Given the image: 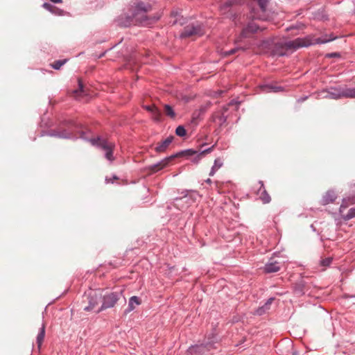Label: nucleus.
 <instances>
[{"label":"nucleus","mask_w":355,"mask_h":355,"mask_svg":"<svg viewBox=\"0 0 355 355\" xmlns=\"http://www.w3.org/2000/svg\"><path fill=\"white\" fill-rule=\"evenodd\" d=\"M82 125L72 119H64L60 123V127L57 130H51L42 134L41 136L47 135L49 137H58L60 139H77L78 137L74 135L75 132L80 134L79 137L83 140H88L93 146L105 150V157L112 162L114 159L113 156V149L114 145L108 143V141L101 137L88 139L85 137V132L81 130Z\"/></svg>","instance_id":"f257e3e1"},{"label":"nucleus","mask_w":355,"mask_h":355,"mask_svg":"<svg viewBox=\"0 0 355 355\" xmlns=\"http://www.w3.org/2000/svg\"><path fill=\"white\" fill-rule=\"evenodd\" d=\"M207 340L205 343L190 347L188 349L189 354L190 355H207L208 352L215 348L214 345L217 342V338L214 334H212L211 337L209 336Z\"/></svg>","instance_id":"f03ea898"},{"label":"nucleus","mask_w":355,"mask_h":355,"mask_svg":"<svg viewBox=\"0 0 355 355\" xmlns=\"http://www.w3.org/2000/svg\"><path fill=\"white\" fill-rule=\"evenodd\" d=\"M184 195L175 199V206L180 210L187 209L194 203L199 196L196 191H185L182 192Z\"/></svg>","instance_id":"7ed1b4c3"},{"label":"nucleus","mask_w":355,"mask_h":355,"mask_svg":"<svg viewBox=\"0 0 355 355\" xmlns=\"http://www.w3.org/2000/svg\"><path fill=\"white\" fill-rule=\"evenodd\" d=\"M123 296V291H115L105 294L102 297V304L96 311V313H100L105 309H110L114 306L116 302L119 300L121 297Z\"/></svg>","instance_id":"20e7f679"},{"label":"nucleus","mask_w":355,"mask_h":355,"mask_svg":"<svg viewBox=\"0 0 355 355\" xmlns=\"http://www.w3.org/2000/svg\"><path fill=\"white\" fill-rule=\"evenodd\" d=\"M347 87H329L323 89L318 93V98L340 99L341 98H347Z\"/></svg>","instance_id":"39448f33"},{"label":"nucleus","mask_w":355,"mask_h":355,"mask_svg":"<svg viewBox=\"0 0 355 355\" xmlns=\"http://www.w3.org/2000/svg\"><path fill=\"white\" fill-rule=\"evenodd\" d=\"M203 34L202 25L199 23L191 24L186 26L180 33L181 38H187L193 35L200 36Z\"/></svg>","instance_id":"423d86ee"},{"label":"nucleus","mask_w":355,"mask_h":355,"mask_svg":"<svg viewBox=\"0 0 355 355\" xmlns=\"http://www.w3.org/2000/svg\"><path fill=\"white\" fill-rule=\"evenodd\" d=\"M311 44L309 40L306 38L297 37L295 40L284 42V46L286 50H297L302 47H307Z\"/></svg>","instance_id":"0eeeda50"},{"label":"nucleus","mask_w":355,"mask_h":355,"mask_svg":"<svg viewBox=\"0 0 355 355\" xmlns=\"http://www.w3.org/2000/svg\"><path fill=\"white\" fill-rule=\"evenodd\" d=\"M228 111V105H223L220 110L215 112L211 118L212 122L217 123L219 127L223 125L227 120L225 113Z\"/></svg>","instance_id":"6e6552de"},{"label":"nucleus","mask_w":355,"mask_h":355,"mask_svg":"<svg viewBox=\"0 0 355 355\" xmlns=\"http://www.w3.org/2000/svg\"><path fill=\"white\" fill-rule=\"evenodd\" d=\"M138 20L137 17L131 12L130 15L126 13L121 14L117 17L116 21L117 24L121 27H129L136 24Z\"/></svg>","instance_id":"1a4fd4ad"},{"label":"nucleus","mask_w":355,"mask_h":355,"mask_svg":"<svg viewBox=\"0 0 355 355\" xmlns=\"http://www.w3.org/2000/svg\"><path fill=\"white\" fill-rule=\"evenodd\" d=\"M264 27L259 26L254 21H250L248 24L243 27L241 35L242 37H250L252 34L256 33L259 31H263Z\"/></svg>","instance_id":"9d476101"},{"label":"nucleus","mask_w":355,"mask_h":355,"mask_svg":"<svg viewBox=\"0 0 355 355\" xmlns=\"http://www.w3.org/2000/svg\"><path fill=\"white\" fill-rule=\"evenodd\" d=\"M259 6L261 14L256 15L254 12L251 13L250 17L260 20H266L267 16L266 15L268 0H253Z\"/></svg>","instance_id":"9b49d317"},{"label":"nucleus","mask_w":355,"mask_h":355,"mask_svg":"<svg viewBox=\"0 0 355 355\" xmlns=\"http://www.w3.org/2000/svg\"><path fill=\"white\" fill-rule=\"evenodd\" d=\"M149 6L145 4L144 2L137 3L134 9L132 10L133 15L137 17L138 19H141L144 20L146 19V13L148 11Z\"/></svg>","instance_id":"f8f14e48"},{"label":"nucleus","mask_w":355,"mask_h":355,"mask_svg":"<svg viewBox=\"0 0 355 355\" xmlns=\"http://www.w3.org/2000/svg\"><path fill=\"white\" fill-rule=\"evenodd\" d=\"M175 157H176L175 154L171 155V156L168 157H166L165 158L157 162L156 164L151 165L150 166V169L153 172H157L162 168L167 166L169 162Z\"/></svg>","instance_id":"ddd939ff"},{"label":"nucleus","mask_w":355,"mask_h":355,"mask_svg":"<svg viewBox=\"0 0 355 355\" xmlns=\"http://www.w3.org/2000/svg\"><path fill=\"white\" fill-rule=\"evenodd\" d=\"M174 136L171 135L160 143H158L155 150L157 153H163L166 150L169 145L173 142Z\"/></svg>","instance_id":"4468645a"},{"label":"nucleus","mask_w":355,"mask_h":355,"mask_svg":"<svg viewBox=\"0 0 355 355\" xmlns=\"http://www.w3.org/2000/svg\"><path fill=\"white\" fill-rule=\"evenodd\" d=\"M337 198V196L334 191L329 190L325 194L322 196L320 204L322 205H327L330 203H333Z\"/></svg>","instance_id":"2eb2a0df"},{"label":"nucleus","mask_w":355,"mask_h":355,"mask_svg":"<svg viewBox=\"0 0 355 355\" xmlns=\"http://www.w3.org/2000/svg\"><path fill=\"white\" fill-rule=\"evenodd\" d=\"M101 297L96 294H90L88 297L89 304L84 308V311H92L99 303Z\"/></svg>","instance_id":"dca6fc26"},{"label":"nucleus","mask_w":355,"mask_h":355,"mask_svg":"<svg viewBox=\"0 0 355 355\" xmlns=\"http://www.w3.org/2000/svg\"><path fill=\"white\" fill-rule=\"evenodd\" d=\"M272 54L279 57H283L287 55L284 42H277L274 44L272 49Z\"/></svg>","instance_id":"f3484780"},{"label":"nucleus","mask_w":355,"mask_h":355,"mask_svg":"<svg viewBox=\"0 0 355 355\" xmlns=\"http://www.w3.org/2000/svg\"><path fill=\"white\" fill-rule=\"evenodd\" d=\"M259 184H260V187L259 189H258L257 193L259 195L260 199L262 200L263 203L270 202L271 198L264 187L263 182L260 180L259 182Z\"/></svg>","instance_id":"a211bd4d"},{"label":"nucleus","mask_w":355,"mask_h":355,"mask_svg":"<svg viewBox=\"0 0 355 355\" xmlns=\"http://www.w3.org/2000/svg\"><path fill=\"white\" fill-rule=\"evenodd\" d=\"M141 300L137 296H132L128 301V307L124 310V315H128L135 309V305H139Z\"/></svg>","instance_id":"6ab92c4d"},{"label":"nucleus","mask_w":355,"mask_h":355,"mask_svg":"<svg viewBox=\"0 0 355 355\" xmlns=\"http://www.w3.org/2000/svg\"><path fill=\"white\" fill-rule=\"evenodd\" d=\"M263 270L266 273L278 272L280 270L279 263L277 261L268 262L265 264Z\"/></svg>","instance_id":"aec40b11"},{"label":"nucleus","mask_w":355,"mask_h":355,"mask_svg":"<svg viewBox=\"0 0 355 355\" xmlns=\"http://www.w3.org/2000/svg\"><path fill=\"white\" fill-rule=\"evenodd\" d=\"M198 154V152L192 148H188L186 150H180L178 153H175L176 157H187L188 158L191 157H193V158Z\"/></svg>","instance_id":"412c9836"},{"label":"nucleus","mask_w":355,"mask_h":355,"mask_svg":"<svg viewBox=\"0 0 355 355\" xmlns=\"http://www.w3.org/2000/svg\"><path fill=\"white\" fill-rule=\"evenodd\" d=\"M261 89L265 92H279L284 91V87L282 86H275L270 84H266L261 86Z\"/></svg>","instance_id":"4be33fe9"},{"label":"nucleus","mask_w":355,"mask_h":355,"mask_svg":"<svg viewBox=\"0 0 355 355\" xmlns=\"http://www.w3.org/2000/svg\"><path fill=\"white\" fill-rule=\"evenodd\" d=\"M45 336V324L42 323V327L40 329L39 333L36 338V343L37 345V347L40 349L41 348L42 344L44 341Z\"/></svg>","instance_id":"5701e85b"},{"label":"nucleus","mask_w":355,"mask_h":355,"mask_svg":"<svg viewBox=\"0 0 355 355\" xmlns=\"http://www.w3.org/2000/svg\"><path fill=\"white\" fill-rule=\"evenodd\" d=\"M214 147V146H212L198 153V154L196 156H195L193 158L191 159V162L193 164H198L200 162V160L201 159L202 155L211 152Z\"/></svg>","instance_id":"b1692460"},{"label":"nucleus","mask_w":355,"mask_h":355,"mask_svg":"<svg viewBox=\"0 0 355 355\" xmlns=\"http://www.w3.org/2000/svg\"><path fill=\"white\" fill-rule=\"evenodd\" d=\"M223 164V161L220 158H216L214 160V165L212 166L211 171L209 172V176H213L216 173L217 170L222 167Z\"/></svg>","instance_id":"393cba45"},{"label":"nucleus","mask_w":355,"mask_h":355,"mask_svg":"<svg viewBox=\"0 0 355 355\" xmlns=\"http://www.w3.org/2000/svg\"><path fill=\"white\" fill-rule=\"evenodd\" d=\"M305 284L303 281L296 283L294 286V291L295 294L298 295H302L304 294Z\"/></svg>","instance_id":"a878e982"},{"label":"nucleus","mask_w":355,"mask_h":355,"mask_svg":"<svg viewBox=\"0 0 355 355\" xmlns=\"http://www.w3.org/2000/svg\"><path fill=\"white\" fill-rule=\"evenodd\" d=\"M234 1L233 0H226L225 1L221 3L220 6V10L222 12H226L234 4Z\"/></svg>","instance_id":"bb28decb"},{"label":"nucleus","mask_w":355,"mask_h":355,"mask_svg":"<svg viewBox=\"0 0 355 355\" xmlns=\"http://www.w3.org/2000/svg\"><path fill=\"white\" fill-rule=\"evenodd\" d=\"M67 60L64 59V60H56L52 64V67L55 69V70H58L60 69V67L64 65L66 62H67Z\"/></svg>","instance_id":"cd10ccee"},{"label":"nucleus","mask_w":355,"mask_h":355,"mask_svg":"<svg viewBox=\"0 0 355 355\" xmlns=\"http://www.w3.org/2000/svg\"><path fill=\"white\" fill-rule=\"evenodd\" d=\"M355 217V208H350L347 214L343 216L345 220H349Z\"/></svg>","instance_id":"c85d7f7f"},{"label":"nucleus","mask_w":355,"mask_h":355,"mask_svg":"<svg viewBox=\"0 0 355 355\" xmlns=\"http://www.w3.org/2000/svg\"><path fill=\"white\" fill-rule=\"evenodd\" d=\"M166 114L171 118H174L175 116V112H174L173 107L169 105H165L164 106Z\"/></svg>","instance_id":"c756f323"},{"label":"nucleus","mask_w":355,"mask_h":355,"mask_svg":"<svg viewBox=\"0 0 355 355\" xmlns=\"http://www.w3.org/2000/svg\"><path fill=\"white\" fill-rule=\"evenodd\" d=\"M175 134L179 137H184L187 134V131L183 125H179L175 129Z\"/></svg>","instance_id":"7c9ffc66"},{"label":"nucleus","mask_w":355,"mask_h":355,"mask_svg":"<svg viewBox=\"0 0 355 355\" xmlns=\"http://www.w3.org/2000/svg\"><path fill=\"white\" fill-rule=\"evenodd\" d=\"M151 114H153V117L154 120L157 121L160 120L161 115H162L161 112L157 107H155V108L153 110V111Z\"/></svg>","instance_id":"2f4dec72"},{"label":"nucleus","mask_w":355,"mask_h":355,"mask_svg":"<svg viewBox=\"0 0 355 355\" xmlns=\"http://www.w3.org/2000/svg\"><path fill=\"white\" fill-rule=\"evenodd\" d=\"M171 15H172V17L175 18L173 21H171V23L173 25L177 24L178 23H180L181 25L183 24V22L180 21L179 17H180V15H179V13L177 11L173 12L171 13Z\"/></svg>","instance_id":"473e14b6"},{"label":"nucleus","mask_w":355,"mask_h":355,"mask_svg":"<svg viewBox=\"0 0 355 355\" xmlns=\"http://www.w3.org/2000/svg\"><path fill=\"white\" fill-rule=\"evenodd\" d=\"M241 49V48L239 47H235V48H233L229 51H225L223 52V55L227 57V56H230L231 55H233L234 53H236L238 51H239Z\"/></svg>","instance_id":"72a5a7b5"},{"label":"nucleus","mask_w":355,"mask_h":355,"mask_svg":"<svg viewBox=\"0 0 355 355\" xmlns=\"http://www.w3.org/2000/svg\"><path fill=\"white\" fill-rule=\"evenodd\" d=\"M332 260H333V259L331 257H327V258L323 259L321 260L320 264L322 266H325V267L329 266L332 262Z\"/></svg>","instance_id":"f704fd0d"},{"label":"nucleus","mask_w":355,"mask_h":355,"mask_svg":"<svg viewBox=\"0 0 355 355\" xmlns=\"http://www.w3.org/2000/svg\"><path fill=\"white\" fill-rule=\"evenodd\" d=\"M51 13L56 15H62L64 13L63 10L58 8L54 6V9H52Z\"/></svg>","instance_id":"c9c22d12"},{"label":"nucleus","mask_w":355,"mask_h":355,"mask_svg":"<svg viewBox=\"0 0 355 355\" xmlns=\"http://www.w3.org/2000/svg\"><path fill=\"white\" fill-rule=\"evenodd\" d=\"M42 7L50 12L52 11V9H54V6L47 2H44L42 4Z\"/></svg>","instance_id":"e433bc0d"},{"label":"nucleus","mask_w":355,"mask_h":355,"mask_svg":"<svg viewBox=\"0 0 355 355\" xmlns=\"http://www.w3.org/2000/svg\"><path fill=\"white\" fill-rule=\"evenodd\" d=\"M347 98H355V88L347 87Z\"/></svg>","instance_id":"4c0bfd02"},{"label":"nucleus","mask_w":355,"mask_h":355,"mask_svg":"<svg viewBox=\"0 0 355 355\" xmlns=\"http://www.w3.org/2000/svg\"><path fill=\"white\" fill-rule=\"evenodd\" d=\"M267 309H266V308L265 307V306L263 305V306H261V307H259V308L257 309V311H256V313H257V315H261L262 314H263V313L266 312V311Z\"/></svg>","instance_id":"58836bf2"},{"label":"nucleus","mask_w":355,"mask_h":355,"mask_svg":"<svg viewBox=\"0 0 355 355\" xmlns=\"http://www.w3.org/2000/svg\"><path fill=\"white\" fill-rule=\"evenodd\" d=\"M79 92L85 93L83 84L81 83L80 80H78V89L75 90L74 92L78 93Z\"/></svg>","instance_id":"ea45409f"},{"label":"nucleus","mask_w":355,"mask_h":355,"mask_svg":"<svg viewBox=\"0 0 355 355\" xmlns=\"http://www.w3.org/2000/svg\"><path fill=\"white\" fill-rule=\"evenodd\" d=\"M156 106L155 105H144V108L147 110L148 112L152 113L153 110L155 108Z\"/></svg>","instance_id":"a19ab883"},{"label":"nucleus","mask_w":355,"mask_h":355,"mask_svg":"<svg viewBox=\"0 0 355 355\" xmlns=\"http://www.w3.org/2000/svg\"><path fill=\"white\" fill-rule=\"evenodd\" d=\"M274 297H270L267 301L265 303L264 306L266 309H269V306L271 304V303L272 302V301L274 300Z\"/></svg>","instance_id":"79ce46f5"},{"label":"nucleus","mask_w":355,"mask_h":355,"mask_svg":"<svg viewBox=\"0 0 355 355\" xmlns=\"http://www.w3.org/2000/svg\"><path fill=\"white\" fill-rule=\"evenodd\" d=\"M307 98H308V96H305L301 97V98H298V99H297V102H299V103L304 102V101H306Z\"/></svg>","instance_id":"37998d69"},{"label":"nucleus","mask_w":355,"mask_h":355,"mask_svg":"<svg viewBox=\"0 0 355 355\" xmlns=\"http://www.w3.org/2000/svg\"><path fill=\"white\" fill-rule=\"evenodd\" d=\"M235 104H238V102L236 101L235 100H232L228 104H227L226 105H228V107L230 105H235Z\"/></svg>","instance_id":"c03bdc74"},{"label":"nucleus","mask_w":355,"mask_h":355,"mask_svg":"<svg viewBox=\"0 0 355 355\" xmlns=\"http://www.w3.org/2000/svg\"><path fill=\"white\" fill-rule=\"evenodd\" d=\"M49 1L54 3H61L62 2V0H49Z\"/></svg>","instance_id":"a18cd8bd"},{"label":"nucleus","mask_w":355,"mask_h":355,"mask_svg":"<svg viewBox=\"0 0 355 355\" xmlns=\"http://www.w3.org/2000/svg\"><path fill=\"white\" fill-rule=\"evenodd\" d=\"M329 56L330 58L336 57V56H338V54L337 53H332L329 54Z\"/></svg>","instance_id":"49530a36"},{"label":"nucleus","mask_w":355,"mask_h":355,"mask_svg":"<svg viewBox=\"0 0 355 355\" xmlns=\"http://www.w3.org/2000/svg\"><path fill=\"white\" fill-rule=\"evenodd\" d=\"M205 182H207V184H211L212 181L210 178H208L205 180Z\"/></svg>","instance_id":"de8ad7c7"},{"label":"nucleus","mask_w":355,"mask_h":355,"mask_svg":"<svg viewBox=\"0 0 355 355\" xmlns=\"http://www.w3.org/2000/svg\"><path fill=\"white\" fill-rule=\"evenodd\" d=\"M292 355H300V354L297 352L295 351L292 353Z\"/></svg>","instance_id":"09e8293b"},{"label":"nucleus","mask_w":355,"mask_h":355,"mask_svg":"<svg viewBox=\"0 0 355 355\" xmlns=\"http://www.w3.org/2000/svg\"><path fill=\"white\" fill-rule=\"evenodd\" d=\"M105 53H106V51H105V52L102 53H101L98 57H99V58H102L103 56H104V55H105Z\"/></svg>","instance_id":"8fccbe9b"},{"label":"nucleus","mask_w":355,"mask_h":355,"mask_svg":"<svg viewBox=\"0 0 355 355\" xmlns=\"http://www.w3.org/2000/svg\"><path fill=\"white\" fill-rule=\"evenodd\" d=\"M113 178H114V180H118V177H117V176H116V175H114V176H113Z\"/></svg>","instance_id":"3c124183"},{"label":"nucleus","mask_w":355,"mask_h":355,"mask_svg":"<svg viewBox=\"0 0 355 355\" xmlns=\"http://www.w3.org/2000/svg\"><path fill=\"white\" fill-rule=\"evenodd\" d=\"M292 28H293V27H291H291H289V28H286V30H287V31H289V30H291V29H292Z\"/></svg>","instance_id":"603ef678"},{"label":"nucleus","mask_w":355,"mask_h":355,"mask_svg":"<svg viewBox=\"0 0 355 355\" xmlns=\"http://www.w3.org/2000/svg\"><path fill=\"white\" fill-rule=\"evenodd\" d=\"M343 207H345V206H344L343 204L340 205V209H341Z\"/></svg>","instance_id":"864d4df0"}]
</instances>
